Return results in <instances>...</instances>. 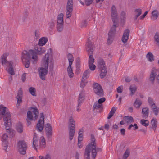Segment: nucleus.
<instances>
[{
	"instance_id": "09e8293b",
	"label": "nucleus",
	"mask_w": 159,
	"mask_h": 159,
	"mask_svg": "<svg viewBox=\"0 0 159 159\" xmlns=\"http://www.w3.org/2000/svg\"><path fill=\"white\" fill-rule=\"evenodd\" d=\"M55 21L53 19L51 20L49 23V28L52 30L54 27L55 26Z\"/></svg>"
},
{
	"instance_id": "9b49d317",
	"label": "nucleus",
	"mask_w": 159,
	"mask_h": 159,
	"mask_svg": "<svg viewBox=\"0 0 159 159\" xmlns=\"http://www.w3.org/2000/svg\"><path fill=\"white\" fill-rule=\"evenodd\" d=\"M46 130V134L47 137L49 138L52 135V128L50 124L47 123L45 128Z\"/></svg>"
},
{
	"instance_id": "f03ea898",
	"label": "nucleus",
	"mask_w": 159,
	"mask_h": 159,
	"mask_svg": "<svg viewBox=\"0 0 159 159\" xmlns=\"http://www.w3.org/2000/svg\"><path fill=\"white\" fill-rule=\"evenodd\" d=\"M3 119L6 129L12 136L14 135L15 131L11 128V116L8 109L2 105L0 106V120Z\"/></svg>"
},
{
	"instance_id": "e2e57ef3",
	"label": "nucleus",
	"mask_w": 159,
	"mask_h": 159,
	"mask_svg": "<svg viewBox=\"0 0 159 159\" xmlns=\"http://www.w3.org/2000/svg\"><path fill=\"white\" fill-rule=\"evenodd\" d=\"M87 23L86 20L84 21L82 23L81 25V27H86L87 26Z\"/></svg>"
},
{
	"instance_id": "f3484780",
	"label": "nucleus",
	"mask_w": 159,
	"mask_h": 159,
	"mask_svg": "<svg viewBox=\"0 0 159 159\" xmlns=\"http://www.w3.org/2000/svg\"><path fill=\"white\" fill-rule=\"evenodd\" d=\"M97 66L98 68L106 67L104 61L102 58H99L97 60Z\"/></svg>"
},
{
	"instance_id": "6ab92c4d",
	"label": "nucleus",
	"mask_w": 159,
	"mask_h": 159,
	"mask_svg": "<svg viewBox=\"0 0 159 159\" xmlns=\"http://www.w3.org/2000/svg\"><path fill=\"white\" fill-rule=\"evenodd\" d=\"M84 158V159H89V143L87 144L85 149Z\"/></svg>"
},
{
	"instance_id": "aec40b11",
	"label": "nucleus",
	"mask_w": 159,
	"mask_h": 159,
	"mask_svg": "<svg viewBox=\"0 0 159 159\" xmlns=\"http://www.w3.org/2000/svg\"><path fill=\"white\" fill-rule=\"evenodd\" d=\"M94 62V59L90 55V70L94 71L96 69V66L95 65L93 64Z\"/></svg>"
},
{
	"instance_id": "7c9ffc66",
	"label": "nucleus",
	"mask_w": 159,
	"mask_h": 159,
	"mask_svg": "<svg viewBox=\"0 0 159 159\" xmlns=\"http://www.w3.org/2000/svg\"><path fill=\"white\" fill-rule=\"evenodd\" d=\"M151 124L152 125V128L155 130L157 126V121L156 118H153L151 121Z\"/></svg>"
},
{
	"instance_id": "a18cd8bd",
	"label": "nucleus",
	"mask_w": 159,
	"mask_h": 159,
	"mask_svg": "<svg viewBox=\"0 0 159 159\" xmlns=\"http://www.w3.org/2000/svg\"><path fill=\"white\" fill-rule=\"evenodd\" d=\"M120 18L122 21L125 20L126 19V13L124 11H122L120 15Z\"/></svg>"
},
{
	"instance_id": "72a5a7b5",
	"label": "nucleus",
	"mask_w": 159,
	"mask_h": 159,
	"mask_svg": "<svg viewBox=\"0 0 159 159\" xmlns=\"http://www.w3.org/2000/svg\"><path fill=\"white\" fill-rule=\"evenodd\" d=\"M142 10L140 9H136L134 11V19L136 20L137 18L141 14Z\"/></svg>"
},
{
	"instance_id": "393cba45",
	"label": "nucleus",
	"mask_w": 159,
	"mask_h": 159,
	"mask_svg": "<svg viewBox=\"0 0 159 159\" xmlns=\"http://www.w3.org/2000/svg\"><path fill=\"white\" fill-rule=\"evenodd\" d=\"M16 129L17 131L19 133H21L23 132V126L22 124L20 122H19L17 124Z\"/></svg>"
},
{
	"instance_id": "de8ad7c7",
	"label": "nucleus",
	"mask_w": 159,
	"mask_h": 159,
	"mask_svg": "<svg viewBox=\"0 0 159 159\" xmlns=\"http://www.w3.org/2000/svg\"><path fill=\"white\" fill-rule=\"evenodd\" d=\"M80 61L79 57H77L76 60V70H79L80 69Z\"/></svg>"
},
{
	"instance_id": "c756f323",
	"label": "nucleus",
	"mask_w": 159,
	"mask_h": 159,
	"mask_svg": "<svg viewBox=\"0 0 159 159\" xmlns=\"http://www.w3.org/2000/svg\"><path fill=\"white\" fill-rule=\"evenodd\" d=\"M142 104V101L138 98H137L134 103V106L136 108H139Z\"/></svg>"
},
{
	"instance_id": "c85d7f7f",
	"label": "nucleus",
	"mask_w": 159,
	"mask_h": 159,
	"mask_svg": "<svg viewBox=\"0 0 159 159\" xmlns=\"http://www.w3.org/2000/svg\"><path fill=\"white\" fill-rule=\"evenodd\" d=\"M117 109V107H113L112 108L108 114V116L107 117L108 119H110L113 116Z\"/></svg>"
},
{
	"instance_id": "0eeeda50",
	"label": "nucleus",
	"mask_w": 159,
	"mask_h": 159,
	"mask_svg": "<svg viewBox=\"0 0 159 159\" xmlns=\"http://www.w3.org/2000/svg\"><path fill=\"white\" fill-rule=\"evenodd\" d=\"M63 16V14L61 13L58 15L57 17V30L59 32H62L63 30L64 27Z\"/></svg>"
},
{
	"instance_id": "ddd939ff",
	"label": "nucleus",
	"mask_w": 159,
	"mask_h": 159,
	"mask_svg": "<svg viewBox=\"0 0 159 159\" xmlns=\"http://www.w3.org/2000/svg\"><path fill=\"white\" fill-rule=\"evenodd\" d=\"M69 138L70 140H71L73 138L75 133V127L74 126L69 125Z\"/></svg>"
},
{
	"instance_id": "4c0bfd02",
	"label": "nucleus",
	"mask_w": 159,
	"mask_h": 159,
	"mask_svg": "<svg viewBox=\"0 0 159 159\" xmlns=\"http://www.w3.org/2000/svg\"><path fill=\"white\" fill-rule=\"evenodd\" d=\"M89 72V70H87L85 72H84L83 76L82 77V81L86 80V79L89 77L88 76V74Z\"/></svg>"
},
{
	"instance_id": "f704fd0d",
	"label": "nucleus",
	"mask_w": 159,
	"mask_h": 159,
	"mask_svg": "<svg viewBox=\"0 0 159 159\" xmlns=\"http://www.w3.org/2000/svg\"><path fill=\"white\" fill-rule=\"evenodd\" d=\"M29 91L30 94L34 96H36V89L35 88L31 87L29 89Z\"/></svg>"
},
{
	"instance_id": "8fccbe9b",
	"label": "nucleus",
	"mask_w": 159,
	"mask_h": 159,
	"mask_svg": "<svg viewBox=\"0 0 159 159\" xmlns=\"http://www.w3.org/2000/svg\"><path fill=\"white\" fill-rule=\"evenodd\" d=\"M40 146L41 147H45L44 146L45 145L46 142L45 139L44 137H42V139L41 141L40 142Z\"/></svg>"
},
{
	"instance_id": "774afa93",
	"label": "nucleus",
	"mask_w": 159,
	"mask_h": 159,
	"mask_svg": "<svg viewBox=\"0 0 159 159\" xmlns=\"http://www.w3.org/2000/svg\"><path fill=\"white\" fill-rule=\"evenodd\" d=\"M77 146L79 148H81L82 147V145L81 144V142H78Z\"/></svg>"
},
{
	"instance_id": "a19ab883",
	"label": "nucleus",
	"mask_w": 159,
	"mask_h": 159,
	"mask_svg": "<svg viewBox=\"0 0 159 159\" xmlns=\"http://www.w3.org/2000/svg\"><path fill=\"white\" fill-rule=\"evenodd\" d=\"M137 88L134 85H131L130 87L129 90L131 92L130 94L133 95L135 92Z\"/></svg>"
},
{
	"instance_id": "9d476101",
	"label": "nucleus",
	"mask_w": 159,
	"mask_h": 159,
	"mask_svg": "<svg viewBox=\"0 0 159 159\" xmlns=\"http://www.w3.org/2000/svg\"><path fill=\"white\" fill-rule=\"evenodd\" d=\"M93 90L95 93L98 95L102 96L103 95V91L102 87L97 83H95L93 84Z\"/></svg>"
},
{
	"instance_id": "e433bc0d",
	"label": "nucleus",
	"mask_w": 159,
	"mask_h": 159,
	"mask_svg": "<svg viewBox=\"0 0 159 159\" xmlns=\"http://www.w3.org/2000/svg\"><path fill=\"white\" fill-rule=\"evenodd\" d=\"M8 136L6 134H4L2 137L1 140L3 143H8Z\"/></svg>"
},
{
	"instance_id": "f257e3e1",
	"label": "nucleus",
	"mask_w": 159,
	"mask_h": 159,
	"mask_svg": "<svg viewBox=\"0 0 159 159\" xmlns=\"http://www.w3.org/2000/svg\"><path fill=\"white\" fill-rule=\"evenodd\" d=\"M35 49L36 52L33 50H30L29 51V52L26 50H24L22 53V61L25 67L26 68H28L30 66V61L31 56L32 58L35 61L37 58V56L36 54L41 55L45 52V50L42 47H35Z\"/></svg>"
},
{
	"instance_id": "5701e85b",
	"label": "nucleus",
	"mask_w": 159,
	"mask_h": 159,
	"mask_svg": "<svg viewBox=\"0 0 159 159\" xmlns=\"http://www.w3.org/2000/svg\"><path fill=\"white\" fill-rule=\"evenodd\" d=\"M100 71V76L101 78H104L106 75L107 73V70L106 67L99 68Z\"/></svg>"
},
{
	"instance_id": "39448f33",
	"label": "nucleus",
	"mask_w": 159,
	"mask_h": 159,
	"mask_svg": "<svg viewBox=\"0 0 159 159\" xmlns=\"http://www.w3.org/2000/svg\"><path fill=\"white\" fill-rule=\"evenodd\" d=\"M9 53L7 52L3 54L1 57L0 61L2 65L7 66L8 73L11 75H15V72L12 66L13 63L12 61H8L6 59Z\"/></svg>"
},
{
	"instance_id": "0e129e2a",
	"label": "nucleus",
	"mask_w": 159,
	"mask_h": 159,
	"mask_svg": "<svg viewBox=\"0 0 159 159\" xmlns=\"http://www.w3.org/2000/svg\"><path fill=\"white\" fill-rule=\"evenodd\" d=\"M8 143H3V145L4 147V149L6 151H7V149L8 146Z\"/></svg>"
},
{
	"instance_id": "dca6fc26",
	"label": "nucleus",
	"mask_w": 159,
	"mask_h": 159,
	"mask_svg": "<svg viewBox=\"0 0 159 159\" xmlns=\"http://www.w3.org/2000/svg\"><path fill=\"white\" fill-rule=\"evenodd\" d=\"M23 95V91L22 89L20 88H19L17 93V104H20L22 102Z\"/></svg>"
},
{
	"instance_id": "58836bf2",
	"label": "nucleus",
	"mask_w": 159,
	"mask_h": 159,
	"mask_svg": "<svg viewBox=\"0 0 159 159\" xmlns=\"http://www.w3.org/2000/svg\"><path fill=\"white\" fill-rule=\"evenodd\" d=\"M66 17L67 18H69L71 16L73 10L66 9Z\"/></svg>"
},
{
	"instance_id": "4be33fe9",
	"label": "nucleus",
	"mask_w": 159,
	"mask_h": 159,
	"mask_svg": "<svg viewBox=\"0 0 159 159\" xmlns=\"http://www.w3.org/2000/svg\"><path fill=\"white\" fill-rule=\"evenodd\" d=\"M48 39L46 37H43L40 38L38 42V45L39 46H42L45 44L48 41Z\"/></svg>"
},
{
	"instance_id": "6e6552de",
	"label": "nucleus",
	"mask_w": 159,
	"mask_h": 159,
	"mask_svg": "<svg viewBox=\"0 0 159 159\" xmlns=\"http://www.w3.org/2000/svg\"><path fill=\"white\" fill-rule=\"evenodd\" d=\"M17 145L20 153L22 155L25 154L27 147L25 142L23 140L19 141Z\"/></svg>"
},
{
	"instance_id": "bf43d9fd",
	"label": "nucleus",
	"mask_w": 159,
	"mask_h": 159,
	"mask_svg": "<svg viewBox=\"0 0 159 159\" xmlns=\"http://www.w3.org/2000/svg\"><path fill=\"white\" fill-rule=\"evenodd\" d=\"M123 87V86L118 87L117 89V92L118 93H121L122 92Z\"/></svg>"
},
{
	"instance_id": "a211bd4d",
	"label": "nucleus",
	"mask_w": 159,
	"mask_h": 159,
	"mask_svg": "<svg viewBox=\"0 0 159 159\" xmlns=\"http://www.w3.org/2000/svg\"><path fill=\"white\" fill-rule=\"evenodd\" d=\"M146 57L147 60L150 62H152L155 60V57L151 52H148L146 54Z\"/></svg>"
},
{
	"instance_id": "052dcab7",
	"label": "nucleus",
	"mask_w": 159,
	"mask_h": 159,
	"mask_svg": "<svg viewBox=\"0 0 159 159\" xmlns=\"http://www.w3.org/2000/svg\"><path fill=\"white\" fill-rule=\"evenodd\" d=\"M106 100V99L105 98H102L99 99L98 100V103H100L101 104L102 103L104 102Z\"/></svg>"
},
{
	"instance_id": "b1692460",
	"label": "nucleus",
	"mask_w": 159,
	"mask_h": 159,
	"mask_svg": "<svg viewBox=\"0 0 159 159\" xmlns=\"http://www.w3.org/2000/svg\"><path fill=\"white\" fill-rule=\"evenodd\" d=\"M72 65H69L67 68V71L69 77L70 78H72L74 76V74L73 72L72 68L71 67Z\"/></svg>"
},
{
	"instance_id": "13d9d810",
	"label": "nucleus",
	"mask_w": 159,
	"mask_h": 159,
	"mask_svg": "<svg viewBox=\"0 0 159 159\" xmlns=\"http://www.w3.org/2000/svg\"><path fill=\"white\" fill-rule=\"evenodd\" d=\"M102 104L98 102H95L93 105V107L96 109L100 108L101 107Z\"/></svg>"
},
{
	"instance_id": "5fc2aeb1",
	"label": "nucleus",
	"mask_w": 159,
	"mask_h": 159,
	"mask_svg": "<svg viewBox=\"0 0 159 159\" xmlns=\"http://www.w3.org/2000/svg\"><path fill=\"white\" fill-rule=\"evenodd\" d=\"M39 159H51V157L49 154L46 155L45 157L40 156L39 157Z\"/></svg>"
},
{
	"instance_id": "4468645a",
	"label": "nucleus",
	"mask_w": 159,
	"mask_h": 159,
	"mask_svg": "<svg viewBox=\"0 0 159 159\" xmlns=\"http://www.w3.org/2000/svg\"><path fill=\"white\" fill-rule=\"evenodd\" d=\"M157 72V70L155 68H153L152 69L149 77V80L151 82L153 83L154 82Z\"/></svg>"
},
{
	"instance_id": "412c9836",
	"label": "nucleus",
	"mask_w": 159,
	"mask_h": 159,
	"mask_svg": "<svg viewBox=\"0 0 159 159\" xmlns=\"http://www.w3.org/2000/svg\"><path fill=\"white\" fill-rule=\"evenodd\" d=\"M124 121L128 124H130L134 121V119L131 116H125L124 118Z\"/></svg>"
},
{
	"instance_id": "6e6d98bb",
	"label": "nucleus",
	"mask_w": 159,
	"mask_h": 159,
	"mask_svg": "<svg viewBox=\"0 0 159 159\" xmlns=\"http://www.w3.org/2000/svg\"><path fill=\"white\" fill-rule=\"evenodd\" d=\"M88 83V81H86V80H84L82 81V79L81 80V82L80 84V87L81 88H84L85 86L86 85L87 83Z\"/></svg>"
},
{
	"instance_id": "7ed1b4c3",
	"label": "nucleus",
	"mask_w": 159,
	"mask_h": 159,
	"mask_svg": "<svg viewBox=\"0 0 159 159\" xmlns=\"http://www.w3.org/2000/svg\"><path fill=\"white\" fill-rule=\"evenodd\" d=\"M111 15V19L114 24L108 33V37L107 41L108 44H110L112 42L113 35L116 31V28L118 26L117 23L118 18L117 12L116 8L114 5L112 6Z\"/></svg>"
},
{
	"instance_id": "20e7f679",
	"label": "nucleus",
	"mask_w": 159,
	"mask_h": 159,
	"mask_svg": "<svg viewBox=\"0 0 159 159\" xmlns=\"http://www.w3.org/2000/svg\"><path fill=\"white\" fill-rule=\"evenodd\" d=\"M49 59V55L48 53L45 54L43 60L45 63L44 68L40 67L39 68L38 72L40 78L43 80H45V76L47 74L48 68V62Z\"/></svg>"
},
{
	"instance_id": "2f4dec72",
	"label": "nucleus",
	"mask_w": 159,
	"mask_h": 159,
	"mask_svg": "<svg viewBox=\"0 0 159 159\" xmlns=\"http://www.w3.org/2000/svg\"><path fill=\"white\" fill-rule=\"evenodd\" d=\"M153 106L151 107L153 112L154 114L157 116V115L159 112V108L157 107L156 105H153Z\"/></svg>"
},
{
	"instance_id": "49530a36",
	"label": "nucleus",
	"mask_w": 159,
	"mask_h": 159,
	"mask_svg": "<svg viewBox=\"0 0 159 159\" xmlns=\"http://www.w3.org/2000/svg\"><path fill=\"white\" fill-rule=\"evenodd\" d=\"M130 154V151L129 149H126L125 153L123 156V159H126Z\"/></svg>"
},
{
	"instance_id": "4d7b16f0",
	"label": "nucleus",
	"mask_w": 159,
	"mask_h": 159,
	"mask_svg": "<svg viewBox=\"0 0 159 159\" xmlns=\"http://www.w3.org/2000/svg\"><path fill=\"white\" fill-rule=\"evenodd\" d=\"M69 122L70 123V124L69 125V126H75V122L72 117L70 118Z\"/></svg>"
},
{
	"instance_id": "2eb2a0df",
	"label": "nucleus",
	"mask_w": 159,
	"mask_h": 159,
	"mask_svg": "<svg viewBox=\"0 0 159 159\" xmlns=\"http://www.w3.org/2000/svg\"><path fill=\"white\" fill-rule=\"evenodd\" d=\"M84 90H83L79 95L78 100V104H79V105H81L84 100L85 95L84 94Z\"/></svg>"
},
{
	"instance_id": "864d4df0",
	"label": "nucleus",
	"mask_w": 159,
	"mask_h": 159,
	"mask_svg": "<svg viewBox=\"0 0 159 159\" xmlns=\"http://www.w3.org/2000/svg\"><path fill=\"white\" fill-rule=\"evenodd\" d=\"M40 37V33L38 30H36L34 32V37H35L36 39H38Z\"/></svg>"
},
{
	"instance_id": "1a4fd4ad",
	"label": "nucleus",
	"mask_w": 159,
	"mask_h": 159,
	"mask_svg": "<svg viewBox=\"0 0 159 159\" xmlns=\"http://www.w3.org/2000/svg\"><path fill=\"white\" fill-rule=\"evenodd\" d=\"M40 119L39 120L37 124L36 129L40 132H41L43 130L44 128V121L43 113H40Z\"/></svg>"
},
{
	"instance_id": "603ef678",
	"label": "nucleus",
	"mask_w": 159,
	"mask_h": 159,
	"mask_svg": "<svg viewBox=\"0 0 159 159\" xmlns=\"http://www.w3.org/2000/svg\"><path fill=\"white\" fill-rule=\"evenodd\" d=\"M89 39L88 38V40L85 45V48L86 51L88 52V54H89Z\"/></svg>"
},
{
	"instance_id": "69168bd1",
	"label": "nucleus",
	"mask_w": 159,
	"mask_h": 159,
	"mask_svg": "<svg viewBox=\"0 0 159 159\" xmlns=\"http://www.w3.org/2000/svg\"><path fill=\"white\" fill-rule=\"evenodd\" d=\"M38 140H37L35 141V143H34V145H33V146L34 148L36 150H37V148H36V146H38Z\"/></svg>"
},
{
	"instance_id": "423d86ee",
	"label": "nucleus",
	"mask_w": 159,
	"mask_h": 159,
	"mask_svg": "<svg viewBox=\"0 0 159 159\" xmlns=\"http://www.w3.org/2000/svg\"><path fill=\"white\" fill-rule=\"evenodd\" d=\"M97 150L95 139L94 136L91 134L90 137V151L91 152V155L93 159L96 157L98 151Z\"/></svg>"
},
{
	"instance_id": "473e14b6",
	"label": "nucleus",
	"mask_w": 159,
	"mask_h": 159,
	"mask_svg": "<svg viewBox=\"0 0 159 159\" xmlns=\"http://www.w3.org/2000/svg\"><path fill=\"white\" fill-rule=\"evenodd\" d=\"M159 15L158 11L155 10H154L152 13V19L155 20L157 19Z\"/></svg>"
},
{
	"instance_id": "ea45409f",
	"label": "nucleus",
	"mask_w": 159,
	"mask_h": 159,
	"mask_svg": "<svg viewBox=\"0 0 159 159\" xmlns=\"http://www.w3.org/2000/svg\"><path fill=\"white\" fill-rule=\"evenodd\" d=\"M67 58L69 61V65H72L74 61L72 55L71 54L69 53L67 55Z\"/></svg>"
},
{
	"instance_id": "a878e982",
	"label": "nucleus",
	"mask_w": 159,
	"mask_h": 159,
	"mask_svg": "<svg viewBox=\"0 0 159 159\" xmlns=\"http://www.w3.org/2000/svg\"><path fill=\"white\" fill-rule=\"evenodd\" d=\"M74 2L73 0H68L66 9H73Z\"/></svg>"
},
{
	"instance_id": "c9c22d12",
	"label": "nucleus",
	"mask_w": 159,
	"mask_h": 159,
	"mask_svg": "<svg viewBox=\"0 0 159 159\" xmlns=\"http://www.w3.org/2000/svg\"><path fill=\"white\" fill-rule=\"evenodd\" d=\"M154 41L155 43L159 46V33L156 32L154 36Z\"/></svg>"
},
{
	"instance_id": "79ce46f5",
	"label": "nucleus",
	"mask_w": 159,
	"mask_h": 159,
	"mask_svg": "<svg viewBox=\"0 0 159 159\" xmlns=\"http://www.w3.org/2000/svg\"><path fill=\"white\" fill-rule=\"evenodd\" d=\"M27 119L28 120H33V117L32 112L30 111H28L27 114Z\"/></svg>"
},
{
	"instance_id": "338daca9",
	"label": "nucleus",
	"mask_w": 159,
	"mask_h": 159,
	"mask_svg": "<svg viewBox=\"0 0 159 159\" xmlns=\"http://www.w3.org/2000/svg\"><path fill=\"white\" fill-rule=\"evenodd\" d=\"M147 13H148V11H145L144 12V14H143V15L142 16H141L140 17V19H143L145 17V16H146Z\"/></svg>"
},
{
	"instance_id": "3c124183",
	"label": "nucleus",
	"mask_w": 159,
	"mask_h": 159,
	"mask_svg": "<svg viewBox=\"0 0 159 159\" xmlns=\"http://www.w3.org/2000/svg\"><path fill=\"white\" fill-rule=\"evenodd\" d=\"M133 127V129L134 130H136L138 128V127L137 126V124H134L133 125L132 124H130L128 128V129L129 130H130L131 128Z\"/></svg>"
},
{
	"instance_id": "37998d69",
	"label": "nucleus",
	"mask_w": 159,
	"mask_h": 159,
	"mask_svg": "<svg viewBox=\"0 0 159 159\" xmlns=\"http://www.w3.org/2000/svg\"><path fill=\"white\" fill-rule=\"evenodd\" d=\"M140 123L143 126L146 127L148 126L149 124V122L147 120L142 119L140 120Z\"/></svg>"
},
{
	"instance_id": "cd10ccee",
	"label": "nucleus",
	"mask_w": 159,
	"mask_h": 159,
	"mask_svg": "<svg viewBox=\"0 0 159 159\" xmlns=\"http://www.w3.org/2000/svg\"><path fill=\"white\" fill-rule=\"evenodd\" d=\"M30 110L32 111L34 114L35 115V120H36L38 117L39 114L38 110L36 107H32L30 108Z\"/></svg>"
},
{
	"instance_id": "f8f14e48",
	"label": "nucleus",
	"mask_w": 159,
	"mask_h": 159,
	"mask_svg": "<svg viewBox=\"0 0 159 159\" xmlns=\"http://www.w3.org/2000/svg\"><path fill=\"white\" fill-rule=\"evenodd\" d=\"M129 29H126L123 33L121 40L122 42L124 43H126L129 39Z\"/></svg>"
},
{
	"instance_id": "c03bdc74",
	"label": "nucleus",
	"mask_w": 159,
	"mask_h": 159,
	"mask_svg": "<svg viewBox=\"0 0 159 159\" xmlns=\"http://www.w3.org/2000/svg\"><path fill=\"white\" fill-rule=\"evenodd\" d=\"M148 102L151 107H152L153 105H156L155 102L153 99L150 97H149L148 99Z\"/></svg>"
},
{
	"instance_id": "bb28decb",
	"label": "nucleus",
	"mask_w": 159,
	"mask_h": 159,
	"mask_svg": "<svg viewBox=\"0 0 159 159\" xmlns=\"http://www.w3.org/2000/svg\"><path fill=\"white\" fill-rule=\"evenodd\" d=\"M149 109L148 107H146L143 108L142 113L143 116V117L145 118L148 117V115Z\"/></svg>"
},
{
	"instance_id": "680f3d73",
	"label": "nucleus",
	"mask_w": 159,
	"mask_h": 159,
	"mask_svg": "<svg viewBox=\"0 0 159 159\" xmlns=\"http://www.w3.org/2000/svg\"><path fill=\"white\" fill-rule=\"evenodd\" d=\"M26 76V73H23L22 75L21 79H22V81L23 82H24L25 81Z\"/></svg>"
}]
</instances>
